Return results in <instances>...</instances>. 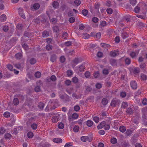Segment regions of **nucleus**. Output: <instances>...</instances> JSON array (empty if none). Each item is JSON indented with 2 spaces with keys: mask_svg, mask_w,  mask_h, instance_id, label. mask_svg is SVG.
<instances>
[{
  "mask_svg": "<svg viewBox=\"0 0 147 147\" xmlns=\"http://www.w3.org/2000/svg\"><path fill=\"white\" fill-rule=\"evenodd\" d=\"M50 80L53 81H55L56 80V78L55 76L52 75L51 77L50 78H47V81L48 82H49Z\"/></svg>",
  "mask_w": 147,
  "mask_h": 147,
  "instance_id": "nucleus-14",
  "label": "nucleus"
},
{
  "mask_svg": "<svg viewBox=\"0 0 147 147\" xmlns=\"http://www.w3.org/2000/svg\"><path fill=\"white\" fill-rule=\"evenodd\" d=\"M139 117H134L133 118V121L135 124H138L139 123Z\"/></svg>",
  "mask_w": 147,
  "mask_h": 147,
  "instance_id": "nucleus-24",
  "label": "nucleus"
},
{
  "mask_svg": "<svg viewBox=\"0 0 147 147\" xmlns=\"http://www.w3.org/2000/svg\"><path fill=\"white\" fill-rule=\"evenodd\" d=\"M60 115L59 114H57L56 115L53 117L52 119V121L54 123L57 122L58 121L59 119L60 118Z\"/></svg>",
  "mask_w": 147,
  "mask_h": 147,
  "instance_id": "nucleus-5",
  "label": "nucleus"
},
{
  "mask_svg": "<svg viewBox=\"0 0 147 147\" xmlns=\"http://www.w3.org/2000/svg\"><path fill=\"white\" fill-rule=\"evenodd\" d=\"M119 103V101L116 98L113 99L111 101V105L113 107H115Z\"/></svg>",
  "mask_w": 147,
  "mask_h": 147,
  "instance_id": "nucleus-4",
  "label": "nucleus"
},
{
  "mask_svg": "<svg viewBox=\"0 0 147 147\" xmlns=\"http://www.w3.org/2000/svg\"><path fill=\"white\" fill-rule=\"evenodd\" d=\"M14 65L16 67L19 69H21L23 67V64H16Z\"/></svg>",
  "mask_w": 147,
  "mask_h": 147,
  "instance_id": "nucleus-20",
  "label": "nucleus"
},
{
  "mask_svg": "<svg viewBox=\"0 0 147 147\" xmlns=\"http://www.w3.org/2000/svg\"><path fill=\"white\" fill-rule=\"evenodd\" d=\"M62 36L63 38L66 39L68 36V34L67 33L64 32L63 33Z\"/></svg>",
  "mask_w": 147,
  "mask_h": 147,
  "instance_id": "nucleus-38",
  "label": "nucleus"
},
{
  "mask_svg": "<svg viewBox=\"0 0 147 147\" xmlns=\"http://www.w3.org/2000/svg\"><path fill=\"white\" fill-rule=\"evenodd\" d=\"M72 145V143L71 142H69L67 143L65 145L64 147H68L71 146Z\"/></svg>",
  "mask_w": 147,
  "mask_h": 147,
  "instance_id": "nucleus-58",
  "label": "nucleus"
},
{
  "mask_svg": "<svg viewBox=\"0 0 147 147\" xmlns=\"http://www.w3.org/2000/svg\"><path fill=\"white\" fill-rule=\"evenodd\" d=\"M105 121H102L100 124H99L97 126V128L98 129H100L102 128L105 125Z\"/></svg>",
  "mask_w": 147,
  "mask_h": 147,
  "instance_id": "nucleus-11",
  "label": "nucleus"
},
{
  "mask_svg": "<svg viewBox=\"0 0 147 147\" xmlns=\"http://www.w3.org/2000/svg\"><path fill=\"white\" fill-rule=\"evenodd\" d=\"M13 104L15 105H17L19 103V101L18 99L17 98H15L13 99Z\"/></svg>",
  "mask_w": 147,
  "mask_h": 147,
  "instance_id": "nucleus-34",
  "label": "nucleus"
},
{
  "mask_svg": "<svg viewBox=\"0 0 147 147\" xmlns=\"http://www.w3.org/2000/svg\"><path fill=\"white\" fill-rule=\"evenodd\" d=\"M3 115L5 117H8L10 116V113L9 112H5L4 113Z\"/></svg>",
  "mask_w": 147,
  "mask_h": 147,
  "instance_id": "nucleus-50",
  "label": "nucleus"
},
{
  "mask_svg": "<svg viewBox=\"0 0 147 147\" xmlns=\"http://www.w3.org/2000/svg\"><path fill=\"white\" fill-rule=\"evenodd\" d=\"M92 21L93 22L95 23H96L98 22V19L97 18L94 17L92 19Z\"/></svg>",
  "mask_w": 147,
  "mask_h": 147,
  "instance_id": "nucleus-60",
  "label": "nucleus"
},
{
  "mask_svg": "<svg viewBox=\"0 0 147 147\" xmlns=\"http://www.w3.org/2000/svg\"><path fill=\"white\" fill-rule=\"evenodd\" d=\"M49 105L50 106V108H52L54 109L57 107V103L56 101L53 100L49 102Z\"/></svg>",
  "mask_w": 147,
  "mask_h": 147,
  "instance_id": "nucleus-1",
  "label": "nucleus"
},
{
  "mask_svg": "<svg viewBox=\"0 0 147 147\" xmlns=\"http://www.w3.org/2000/svg\"><path fill=\"white\" fill-rule=\"evenodd\" d=\"M42 18H44V20H41V22H45L46 20L45 19V16L44 15L40 16L38 17V18L34 19V21L36 23L38 24L40 22Z\"/></svg>",
  "mask_w": 147,
  "mask_h": 147,
  "instance_id": "nucleus-2",
  "label": "nucleus"
},
{
  "mask_svg": "<svg viewBox=\"0 0 147 147\" xmlns=\"http://www.w3.org/2000/svg\"><path fill=\"white\" fill-rule=\"evenodd\" d=\"M6 20V16L5 14H3L1 15L0 17V20L2 22H4Z\"/></svg>",
  "mask_w": 147,
  "mask_h": 147,
  "instance_id": "nucleus-15",
  "label": "nucleus"
},
{
  "mask_svg": "<svg viewBox=\"0 0 147 147\" xmlns=\"http://www.w3.org/2000/svg\"><path fill=\"white\" fill-rule=\"evenodd\" d=\"M100 74L98 71L95 72L94 73V76L95 78H98L100 76Z\"/></svg>",
  "mask_w": 147,
  "mask_h": 147,
  "instance_id": "nucleus-42",
  "label": "nucleus"
},
{
  "mask_svg": "<svg viewBox=\"0 0 147 147\" xmlns=\"http://www.w3.org/2000/svg\"><path fill=\"white\" fill-rule=\"evenodd\" d=\"M119 54V52L117 50H114V51H111L110 52V55L111 56L114 57L118 55Z\"/></svg>",
  "mask_w": 147,
  "mask_h": 147,
  "instance_id": "nucleus-7",
  "label": "nucleus"
},
{
  "mask_svg": "<svg viewBox=\"0 0 147 147\" xmlns=\"http://www.w3.org/2000/svg\"><path fill=\"white\" fill-rule=\"evenodd\" d=\"M108 102L107 99L105 98H103L102 101V104L104 105H106Z\"/></svg>",
  "mask_w": 147,
  "mask_h": 147,
  "instance_id": "nucleus-27",
  "label": "nucleus"
},
{
  "mask_svg": "<svg viewBox=\"0 0 147 147\" xmlns=\"http://www.w3.org/2000/svg\"><path fill=\"white\" fill-rule=\"evenodd\" d=\"M78 115L76 113H73L72 116V118L74 119H78Z\"/></svg>",
  "mask_w": 147,
  "mask_h": 147,
  "instance_id": "nucleus-35",
  "label": "nucleus"
},
{
  "mask_svg": "<svg viewBox=\"0 0 147 147\" xmlns=\"http://www.w3.org/2000/svg\"><path fill=\"white\" fill-rule=\"evenodd\" d=\"M128 106V104L126 102H123L122 103L121 107L122 108H125Z\"/></svg>",
  "mask_w": 147,
  "mask_h": 147,
  "instance_id": "nucleus-43",
  "label": "nucleus"
},
{
  "mask_svg": "<svg viewBox=\"0 0 147 147\" xmlns=\"http://www.w3.org/2000/svg\"><path fill=\"white\" fill-rule=\"evenodd\" d=\"M134 110V107L133 105H132L129 107L126 110V113L127 115H131L133 113Z\"/></svg>",
  "mask_w": 147,
  "mask_h": 147,
  "instance_id": "nucleus-3",
  "label": "nucleus"
},
{
  "mask_svg": "<svg viewBox=\"0 0 147 147\" xmlns=\"http://www.w3.org/2000/svg\"><path fill=\"white\" fill-rule=\"evenodd\" d=\"M75 21V18H74L73 17H71L70 18L69 20V21L71 23H73Z\"/></svg>",
  "mask_w": 147,
  "mask_h": 147,
  "instance_id": "nucleus-57",
  "label": "nucleus"
},
{
  "mask_svg": "<svg viewBox=\"0 0 147 147\" xmlns=\"http://www.w3.org/2000/svg\"><path fill=\"white\" fill-rule=\"evenodd\" d=\"M46 48L48 51L51 50L52 49V46L50 45H48L46 46Z\"/></svg>",
  "mask_w": 147,
  "mask_h": 147,
  "instance_id": "nucleus-48",
  "label": "nucleus"
},
{
  "mask_svg": "<svg viewBox=\"0 0 147 147\" xmlns=\"http://www.w3.org/2000/svg\"><path fill=\"white\" fill-rule=\"evenodd\" d=\"M130 86L133 89H136L137 87V84L135 81H132L130 82Z\"/></svg>",
  "mask_w": 147,
  "mask_h": 147,
  "instance_id": "nucleus-6",
  "label": "nucleus"
},
{
  "mask_svg": "<svg viewBox=\"0 0 147 147\" xmlns=\"http://www.w3.org/2000/svg\"><path fill=\"white\" fill-rule=\"evenodd\" d=\"M133 131L131 129H127L126 132L127 136H129L132 133Z\"/></svg>",
  "mask_w": 147,
  "mask_h": 147,
  "instance_id": "nucleus-40",
  "label": "nucleus"
},
{
  "mask_svg": "<svg viewBox=\"0 0 147 147\" xmlns=\"http://www.w3.org/2000/svg\"><path fill=\"white\" fill-rule=\"evenodd\" d=\"M41 76V73L39 71L36 72L35 74V76L36 78H40Z\"/></svg>",
  "mask_w": 147,
  "mask_h": 147,
  "instance_id": "nucleus-47",
  "label": "nucleus"
},
{
  "mask_svg": "<svg viewBox=\"0 0 147 147\" xmlns=\"http://www.w3.org/2000/svg\"><path fill=\"white\" fill-rule=\"evenodd\" d=\"M126 63L127 65H129L131 63V60L130 59L127 58L125 60Z\"/></svg>",
  "mask_w": 147,
  "mask_h": 147,
  "instance_id": "nucleus-56",
  "label": "nucleus"
},
{
  "mask_svg": "<svg viewBox=\"0 0 147 147\" xmlns=\"http://www.w3.org/2000/svg\"><path fill=\"white\" fill-rule=\"evenodd\" d=\"M44 107V104L42 102H40L38 105V107L40 109H43Z\"/></svg>",
  "mask_w": 147,
  "mask_h": 147,
  "instance_id": "nucleus-36",
  "label": "nucleus"
},
{
  "mask_svg": "<svg viewBox=\"0 0 147 147\" xmlns=\"http://www.w3.org/2000/svg\"><path fill=\"white\" fill-rule=\"evenodd\" d=\"M56 59V57L55 55H53L51 57V61L52 62H54Z\"/></svg>",
  "mask_w": 147,
  "mask_h": 147,
  "instance_id": "nucleus-41",
  "label": "nucleus"
},
{
  "mask_svg": "<svg viewBox=\"0 0 147 147\" xmlns=\"http://www.w3.org/2000/svg\"><path fill=\"white\" fill-rule=\"evenodd\" d=\"M78 78L76 77H74L72 79V82L76 84L78 82Z\"/></svg>",
  "mask_w": 147,
  "mask_h": 147,
  "instance_id": "nucleus-37",
  "label": "nucleus"
},
{
  "mask_svg": "<svg viewBox=\"0 0 147 147\" xmlns=\"http://www.w3.org/2000/svg\"><path fill=\"white\" fill-rule=\"evenodd\" d=\"M142 113L143 114V117L145 118L146 115H147V109L146 108H144L142 109Z\"/></svg>",
  "mask_w": 147,
  "mask_h": 147,
  "instance_id": "nucleus-9",
  "label": "nucleus"
},
{
  "mask_svg": "<svg viewBox=\"0 0 147 147\" xmlns=\"http://www.w3.org/2000/svg\"><path fill=\"white\" fill-rule=\"evenodd\" d=\"M53 30L54 32H58L59 29L58 26H55L53 27Z\"/></svg>",
  "mask_w": 147,
  "mask_h": 147,
  "instance_id": "nucleus-22",
  "label": "nucleus"
},
{
  "mask_svg": "<svg viewBox=\"0 0 147 147\" xmlns=\"http://www.w3.org/2000/svg\"><path fill=\"white\" fill-rule=\"evenodd\" d=\"M111 64L113 66H114L117 64L116 60L114 59H111L110 61Z\"/></svg>",
  "mask_w": 147,
  "mask_h": 147,
  "instance_id": "nucleus-32",
  "label": "nucleus"
},
{
  "mask_svg": "<svg viewBox=\"0 0 147 147\" xmlns=\"http://www.w3.org/2000/svg\"><path fill=\"white\" fill-rule=\"evenodd\" d=\"M48 14V16L49 17V19L50 20L51 22L53 24H55L57 22V20L56 19L54 18H53L51 19H50L51 17L49 14L47 13Z\"/></svg>",
  "mask_w": 147,
  "mask_h": 147,
  "instance_id": "nucleus-13",
  "label": "nucleus"
},
{
  "mask_svg": "<svg viewBox=\"0 0 147 147\" xmlns=\"http://www.w3.org/2000/svg\"><path fill=\"white\" fill-rule=\"evenodd\" d=\"M129 2L133 6H134L137 3V1L136 0H129Z\"/></svg>",
  "mask_w": 147,
  "mask_h": 147,
  "instance_id": "nucleus-31",
  "label": "nucleus"
},
{
  "mask_svg": "<svg viewBox=\"0 0 147 147\" xmlns=\"http://www.w3.org/2000/svg\"><path fill=\"white\" fill-rule=\"evenodd\" d=\"M58 127L59 129H62L64 127V125L62 123H60L58 124Z\"/></svg>",
  "mask_w": 147,
  "mask_h": 147,
  "instance_id": "nucleus-51",
  "label": "nucleus"
},
{
  "mask_svg": "<svg viewBox=\"0 0 147 147\" xmlns=\"http://www.w3.org/2000/svg\"><path fill=\"white\" fill-rule=\"evenodd\" d=\"M31 127L33 129H36L37 128V125L36 124L33 123L31 125Z\"/></svg>",
  "mask_w": 147,
  "mask_h": 147,
  "instance_id": "nucleus-64",
  "label": "nucleus"
},
{
  "mask_svg": "<svg viewBox=\"0 0 147 147\" xmlns=\"http://www.w3.org/2000/svg\"><path fill=\"white\" fill-rule=\"evenodd\" d=\"M126 93L125 92H121L120 93V96L122 98L125 97L126 96Z\"/></svg>",
  "mask_w": 147,
  "mask_h": 147,
  "instance_id": "nucleus-63",
  "label": "nucleus"
},
{
  "mask_svg": "<svg viewBox=\"0 0 147 147\" xmlns=\"http://www.w3.org/2000/svg\"><path fill=\"white\" fill-rule=\"evenodd\" d=\"M60 61L61 63H63L65 61V58L64 56H61L60 58Z\"/></svg>",
  "mask_w": 147,
  "mask_h": 147,
  "instance_id": "nucleus-62",
  "label": "nucleus"
},
{
  "mask_svg": "<svg viewBox=\"0 0 147 147\" xmlns=\"http://www.w3.org/2000/svg\"><path fill=\"white\" fill-rule=\"evenodd\" d=\"M11 135L9 133H6L5 135V138L6 139H10L11 138Z\"/></svg>",
  "mask_w": 147,
  "mask_h": 147,
  "instance_id": "nucleus-30",
  "label": "nucleus"
},
{
  "mask_svg": "<svg viewBox=\"0 0 147 147\" xmlns=\"http://www.w3.org/2000/svg\"><path fill=\"white\" fill-rule=\"evenodd\" d=\"M78 68L79 70L80 71L82 72L84 71L85 67L83 65H80L79 66Z\"/></svg>",
  "mask_w": 147,
  "mask_h": 147,
  "instance_id": "nucleus-23",
  "label": "nucleus"
},
{
  "mask_svg": "<svg viewBox=\"0 0 147 147\" xmlns=\"http://www.w3.org/2000/svg\"><path fill=\"white\" fill-rule=\"evenodd\" d=\"M73 62L76 65L80 61L78 59L75 58L73 60Z\"/></svg>",
  "mask_w": 147,
  "mask_h": 147,
  "instance_id": "nucleus-59",
  "label": "nucleus"
},
{
  "mask_svg": "<svg viewBox=\"0 0 147 147\" xmlns=\"http://www.w3.org/2000/svg\"><path fill=\"white\" fill-rule=\"evenodd\" d=\"M107 24L106 22L105 21H103L100 23V25L101 26L105 27L107 25Z\"/></svg>",
  "mask_w": 147,
  "mask_h": 147,
  "instance_id": "nucleus-61",
  "label": "nucleus"
},
{
  "mask_svg": "<svg viewBox=\"0 0 147 147\" xmlns=\"http://www.w3.org/2000/svg\"><path fill=\"white\" fill-rule=\"evenodd\" d=\"M119 130L121 132L123 133L126 130V128L124 126H121L119 127Z\"/></svg>",
  "mask_w": 147,
  "mask_h": 147,
  "instance_id": "nucleus-17",
  "label": "nucleus"
},
{
  "mask_svg": "<svg viewBox=\"0 0 147 147\" xmlns=\"http://www.w3.org/2000/svg\"><path fill=\"white\" fill-rule=\"evenodd\" d=\"M81 140L84 142H86L88 140V138L87 136H82L81 138Z\"/></svg>",
  "mask_w": 147,
  "mask_h": 147,
  "instance_id": "nucleus-26",
  "label": "nucleus"
},
{
  "mask_svg": "<svg viewBox=\"0 0 147 147\" xmlns=\"http://www.w3.org/2000/svg\"><path fill=\"white\" fill-rule=\"evenodd\" d=\"M100 44L101 46L104 48H109L110 47L109 45L104 43H101Z\"/></svg>",
  "mask_w": 147,
  "mask_h": 147,
  "instance_id": "nucleus-39",
  "label": "nucleus"
},
{
  "mask_svg": "<svg viewBox=\"0 0 147 147\" xmlns=\"http://www.w3.org/2000/svg\"><path fill=\"white\" fill-rule=\"evenodd\" d=\"M15 56L17 59H20L22 58V55L21 53H18L16 54Z\"/></svg>",
  "mask_w": 147,
  "mask_h": 147,
  "instance_id": "nucleus-33",
  "label": "nucleus"
},
{
  "mask_svg": "<svg viewBox=\"0 0 147 147\" xmlns=\"http://www.w3.org/2000/svg\"><path fill=\"white\" fill-rule=\"evenodd\" d=\"M42 35L43 37L47 38L49 36V33L47 31H45L42 33Z\"/></svg>",
  "mask_w": 147,
  "mask_h": 147,
  "instance_id": "nucleus-18",
  "label": "nucleus"
},
{
  "mask_svg": "<svg viewBox=\"0 0 147 147\" xmlns=\"http://www.w3.org/2000/svg\"><path fill=\"white\" fill-rule=\"evenodd\" d=\"M79 130V127L78 126L75 125L73 128V130L75 132H78Z\"/></svg>",
  "mask_w": 147,
  "mask_h": 147,
  "instance_id": "nucleus-44",
  "label": "nucleus"
},
{
  "mask_svg": "<svg viewBox=\"0 0 147 147\" xmlns=\"http://www.w3.org/2000/svg\"><path fill=\"white\" fill-rule=\"evenodd\" d=\"M93 120L96 123H98L99 121V118L95 116L93 118Z\"/></svg>",
  "mask_w": 147,
  "mask_h": 147,
  "instance_id": "nucleus-49",
  "label": "nucleus"
},
{
  "mask_svg": "<svg viewBox=\"0 0 147 147\" xmlns=\"http://www.w3.org/2000/svg\"><path fill=\"white\" fill-rule=\"evenodd\" d=\"M19 14L20 16L24 19H25V16L23 12V10H20L19 11Z\"/></svg>",
  "mask_w": 147,
  "mask_h": 147,
  "instance_id": "nucleus-29",
  "label": "nucleus"
},
{
  "mask_svg": "<svg viewBox=\"0 0 147 147\" xmlns=\"http://www.w3.org/2000/svg\"><path fill=\"white\" fill-rule=\"evenodd\" d=\"M140 10V5L138 4L137 5L135 8L134 9V11L136 13H138Z\"/></svg>",
  "mask_w": 147,
  "mask_h": 147,
  "instance_id": "nucleus-19",
  "label": "nucleus"
},
{
  "mask_svg": "<svg viewBox=\"0 0 147 147\" xmlns=\"http://www.w3.org/2000/svg\"><path fill=\"white\" fill-rule=\"evenodd\" d=\"M53 141L56 143H60L62 142V140L60 138H54L53 140Z\"/></svg>",
  "mask_w": 147,
  "mask_h": 147,
  "instance_id": "nucleus-12",
  "label": "nucleus"
},
{
  "mask_svg": "<svg viewBox=\"0 0 147 147\" xmlns=\"http://www.w3.org/2000/svg\"><path fill=\"white\" fill-rule=\"evenodd\" d=\"M29 62L31 64L33 65L36 63V61L35 58H32L30 59Z\"/></svg>",
  "mask_w": 147,
  "mask_h": 147,
  "instance_id": "nucleus-21",
  "label": "nucleus"
},
{
  "mask_svg": "<svg viewBox=\"0 0 147 147\" xmlns=\"http://www.w3.org/2000/svg\"><path fill=\"white\" fill-rule=\"evenodd\" d=\"M82 13L84 16H86L88 13V11L86 9H84L82 10Z\"/></svg>",
  "mask_w": 147,
  "mask_h": 147,
  "instance_id": "nucleus-52",
  "label": "nucleus"
},
{
  "mask_svg": "<svg viewBox=\"0 0 147 147\" xmlns=\"http://www.w3.org/2000/svg\"><path fill=\"white\" fill-rule=\"evenodd\" d=\"M93 124V121L90 120H88L86 121V125L88 127L92 126Z\"/></svg>",
  "mask_w": 147,
  "mask_h": 147,
  "instance_id": "nucleus-25",
  "label": "nucleus"
},
{
  "mask_svg": "<svg viewBox=\"0 0 147 147\" xmlns=\"http://www.w3.org/2000/svg\"><path fill=\"white\" fill-rule=\"evenodd\" d=\"M138 53V52L137 51L132 52L130 54V55L132 58H134L137 56Z\"/></svg>",
  "mask_w": 147,
  "mask_h": 147,
  "instance_id": "nucleus-16",
  "label": "nucleus"
},
{
  "mask_svg": "<svg viewBox=\"0 0 147 147\" xmlns=\"http://www.w3.org/2000/svg\"><path fill=\"white\" fill-rule=\"evenodd\" d=\"M33 133L31 131L29 132L27 134L28 137L29 138H32L33 137Z\"/></svg>",
  "mask_w": 147,
  "mask_h": 147,
  "instance_id": "nucleus-45",
  "label": "nucleus"
},
{
  "mask_svg": "<svg viewBox=\"0 0 147 147\" xmlns=\"http://www.w3.org/2000/svg\"><path fill=\"white\" fill-rule=\"evenodd\" d=\"M85 28V26L83 24H80L79 25V29L81 30H83Z\"/></svg>",
  "mask_w": 147,
  "mask_h": 147,
  "instance_id": "nucleus-54",
  "label": "nucleus"
},
{
  "mask_svg": "<svg viewBox=\"0 0 147 147\" xmlns=\"http://www.w3.org/2000/svg\"><path fill=\"white\" fill-rule=\"evenodd\" d=\"M111 142L113 144H115L117 143V140L115 138H113L111 139Z\"/></svg>",
  "mask_w": 147,
  "mask_h": 147,
  "instance_id": "nucleus-55",
  "label": "nucleus"
},
{
  "mask_svg": "<svg viewBox=\"0 0 147 147\" xmlns=\"http://www.w3.org/2000/svg\"><path fill=\"white\" fill-rule=\"evenodd\" d=\"M40 7V5L38 3H36L31 7V8L32 9L37 10Z\"/></svg>",
  "mask_w": 147,
  "mask_h": 147,
  "instance_id": "nucleus-8",
  "label": "nucleus"
},
{
  "mask_svg": "<svg viewBox=\"0 0 147 147\" xmlns=\"http://www.w3.org/2000/svg\"><path fill=\"white\" fill-rule=\"evenodd\" d=\"M52 5L55 9L57 8L59 6V3L57 1H54L53 2Z\"/></svg>",
  "mask_w": 147,
  "mask_h": 147,
  "instance_id": "nucleus-10",
  "label": "nucleus"
},
{
  "mask_svg": "<svg viewBox=\"0 0 147 147\" xmlns=\"http://www.w3.org/2000/svg\"><path fill=\"white\" fill-rule=\"evenodd\" d=\"M22 128H23L22 127V126H19L18 127V129H17V128H15L13 129V134H16L18 132V129H22Z\"/></svg>",
  "mask_w": 147,
  "mask_h": 147,
  "instance_id": "nucleus-28",
  "label": "nucleus"
},
{
  "mask_svg": "<svg viewBox=\"0 0 147 147\" xmlns=\"http://www.w3.org/2000/svg\"><path fill=\"white\" fill-rule=\"evenodd\" d=\"M90 35L86 33H84L83 35V37L84 39H87L89 38Z\"/></svg>",
  "mask_w": 147,
  "mask_h": 147,
  "instance_id": "nucleus-46",
  "label": "nucleus"
},
{
  "mask_svg": "<svg viewBox=\"0 0 147 147\" xmlns=\"http://www.w3.org/2000/svg\"><path fill=\"white\" fill-rule=\"evenodd\" d=\"M74 109L75 111L77 112L80 110V107L79 106L76 105L74 107Z\"/></svg>",
  "mask_w": 147,
  "mask_h": 147,
  "instance_id": "nucleus-53",
  "label": "nucleus"
}]
</instances>
